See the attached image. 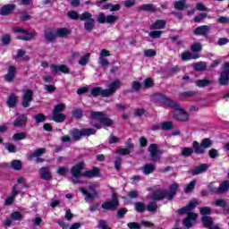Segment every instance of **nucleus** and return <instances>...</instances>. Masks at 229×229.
<instances>
[{
	"label": "nucleus",
	"instance_id": "f257e3e1",
	"mask_svg": "<svg viewBox=\"0 0 229 229\" xmlns=\"http://www.w3.org/2000/svg\"><path fill=\"white\" fill-rule=\"evenodd\" d=\"M107 87L108 89H103L99 87L93 88L91 89V96H102V98H110L111 96H114V92L121 87V81L116 80L111 82Z\"/></svg>",
	"mask_w": 229,
	"mask_h": 229
},
{
	"label": "nucleus",
	"instance_id": "f03ea898",
	"mask_svg": "<svg viewBox=\"0 0 229 229\" xmlns=\"http://www.w3.org/2000/svg\"><path fill=\"white\" fill-rule=\"evenodd\" d=\"M163 99V103L166 106H173L175 108L174 112V116L177 119V121H189V114L178 105L175 101L172 100L167 97H161Z\"/></svg>",
	"mask_w": 229,
	"mask_h": 229
},
{
	"label": "nucleus",
	"instance_id": "7ed1b4c3",
	"mask_svg": "<svg viewBox=\"0 0 229 229\" xmlns=\"http://www.w3.org/2000/svg\"><path fill=\"white\" fill-rule=\"evenodd\" d=\"M179 187L180 184H178L177 182H174L170 184L168 191L165 190H157L153 194V199L160 200L164 199V198H165L166 199H173L178 192Z\"/></svg>",
	"mask_w": 229,
	"mask_h": 229
},
{
	"label": "nucleus",
	"instance_id": "20e7f679",
	"mask_svg": "<svg viewBox=\"0 0 229 229\" xmlns=\"http://www.w3.org/2000/svg\"><path fill=\"white\" fill-rule=\"evenodd\" d=\"M14 33H18V40H33L37 33L34 30H27L24 28L16 27L13 29Z\"/></svg>",
	"mask_w": 229,
	"mask_h": 229
},
{
	"label": "nucleus",
	"instance_id": "39448f33",
	"mask_svg": "<svg viewBox=\"0 0 229 229\" xmlns=\"http://www.w3.org/2000/svg\"><path fill=\"white\" fill-rule=\"evenodd\" d=\"M212 140L210 139H203L199 144L198 141H193L192 148L194 149V153L198 155H203L205 153V149L212 147Z\"/></svg>",
	"mask_w": 229,
	"mask_h": 229
},
{
	"label": "nucleus",
	"instance_id": "423d86ee",
	"mask_svg": "<svg viewBox=\"0 0 229 229\" xmlns=\"http://www.w3.org/2000/svg\"><path fill=\"white\" fill-rule=\"evenodd\" d=\"M83 167H85L84 163H79L75 165L73 167H72L71 173L72 176V183H83V182L80 181V178L83 176V174L81 173V171H83Z\"/></svg>",
	"mask_w": 229,
	"mask_h": 229
},
{
	"label": "nucleus",
	"instance_id": "0eeeda50",
	"mask_svg": "<svg viewBox=\"0 0 229 229\" xmlns=\"http://www.w3.org/2000/svg\"><path fill=\"white\" fill-rule=\"evenodd\" d=\"M90 192H89L87 190L84 188H80L79 191L83 194V196H86L85 200L87 203H90L96 198H98V191L96 189H98V185L96 183H91L89 187Z\"/></svg>",
	"mask_w": 229,
	"mask_h": 229
},
{
	"label": "nucleus",
	"instance_id": "6e6552de",
	"mask_svg": "<svg viewBox=\"0 0 229 229\" xmlns=\"http://www.w3.org/2000/svg\"><path fill=\"white\" fill-rule=\"evenodd\" d=\"M90 117L94 121H98L104 126H112L114 124V121L106 117V114L102 112H92Z\"/></svg>",
	"mask_w": 229,
	"mask_h": 229
},
{
	"label": "nucleus",
	"instance_id": "1a4fd4ad",
	"mask_svg": "<svg viewBox=\"0 0 229 229\" xmlns=\"http://www.w3.org/2000/svg\"><path fill=\"white\" fill-rule=\"evenodd\" d=\"M99 24H115L119 21V16L115 15H107L105 16V13H100L97 18Z\"/></svg>",
	"mask_w": 229,
	"mask_h": 229
},
{
	"label": "nucleus",
	"instance_id": "9d476101",
	"mask_svg": "<svg viewBox=\"0 0 229 229\" xmlns=\"http://www.w3.org/2000/svg\"><path fill=\"white\" fill-rule=\"evenodd\" d=\"M119 207V200L117 199V194H112V199L107 200L102 204L104 210H115Z\"/></svg>",
	"mask_w": 229,
	"mask_h": 229
},
{
	"label": "nucleus",
	"instance_id": "9b49d317",
	"mask_svg": "<svg viewBox=\"0 0 229 229\" xmlns=\"http://www.w3.org/2000/svg\"><path fill=\"white\" fill-rule=\"evenodd\" d=\"M220 85H228L229 82V63H225L220 75Z\"/></svg>",
	"mask_w": 229,
	"mask_h": 229
},
{
	"label": "nucleus",
	"instance_id": "f8f14e48",
	"mask_svg": "<svg viewBox=\"0 0 229 229\" xmlns=\"http://www.w3.org/2000/svg\"><path fill=\"white\" fill-rule=\"evenodd\" d=\"M106 56H110V51L103 48L100 51V55L98 57V64L102 67H108V65H110V61H108Z\"/></svg>",
	"mask_w": 229,
	"mask_h": 229
},
{
	"label": "nucleus",
	"instance_id": "ddd939ff",
	"mask_svg": "<svg viewBox=\"0 0 229 229\" xmlns=\"http://www.w3.org/2000/svg\"><path fill=\"white\" fill-rule=\"evenodd\" d=\"M198 205H199L198 199H193L186 207L179 209L178 214H191V212H192V210H194Z\"/></svg>",
	"mask_w": 229,
	"mask_h": 229
},
{
	"label": "nucleus",
	"instance_id": "4468645a",
	"mask_svg": "<svg viewBox=\"0 0 229 229\" xmlns=\"http://www.w3.org/2000/svg\"><path fill=\"white\" fill-rule=\"evenodd\" d=\"M96 131L93 129H84L82 131L74 130L72 131V135L74 139H81L83 135H94Z\"/></svg>",
	"mask_w": 229,
	"mask_h": 229
},
{
	"label": "nucleus",
	"instance_id": "2eb2a0df",
	"mask_svg": "<svg viewBox=\"0 0 229 229\" xmlns=\"http://www.w3.org/2000/svg\"><path fill=\"white\" fill-rule=\"evenodd\" d=\"M50 71L51 72H54V73L64 72V74H69L71 72L69 66L65 64H61V65L51 64Z\"/></svg>",
	"mask_w": 229,
	"mask_h": 229
},
{
	"label": "nucleus",
	"instance_id": "dca6fc26",
	"mask_svg": "<svg viewBox=\"0 0 229 229\" xmlns=\"http://www.w3.org/2000/svg\"><path fill=\"white\" fill-rule=\"evenodd\" d=\"M199 217V215L197 213H188L187 218H185L182 223L186 228H191L192 227V222L196 221Z\"/></svg>",
	"mask_w": 229,
	"mask_h": 229
},
{
	"label": "nucleus",
	"instance_id": "f3484780",
	"mask_svg": "<svg viewBox=\"0 0 229 229\" xmlns=\"http://www.w3.org/2000/svg\"><path fill=\"white\" fill-rule=\"evenodd\" d=\"M208 31H210V26L202 25L196 28L193 30V35L200 36V37H207L208 35Z\"/></svg>",
	"mask_w": 229,
	"mask_h": 229
},
{
	"label": "nucleus",
	"instance_id": "a211bd4d",
	"mask_svg": "<svg viewBox=\"0 0 229 229\" xmlns=\"http://www.w3.org/2000/svg\"><path fill=\"white\" fill-rule=\"evenodd\" d=\"M31 101H33V91H31V89H27L23 95L21 105L24 106V108H28Z\"/></svg>",
	"mask_w": 229,
	"mask_h": 229
},
{
	"label": "nucleus",
	"instance_id": "6ab92c4d",
	"mask_svg": "<svg viewBox=\"0 0 229 229\" xmlns=\"http://www.w3.org/2000/svg\"><path fill=\"white\" fill-rule=\"evenodd\" d=\"M229 189V182L225 181L220 184V186L217 187H209L210 192H226Z\"/></svg>",
	"mask_w": 229,
	"mask_h": 229
},
{
	"label": "nucleus",
	"instance_id": "aec40b11",
	"mask_svg": "<svg viewBox=\"0 0 229 229\" xmlns=\"http://www.w3.org/2000/svg\"><path fill=\"white\" fill-rule=\"evenodd\" d=\"M197 58H199V55L192 54L190 51H185L181 54V60H182V62H189V60H197Z\"/></svg>",
	"mask_w": 229,
	"mask_h": 229
},
{
	"label": "nucleus",
	"instance_id": "412c9836",
	"mask_svg": "<svg viewBox=\"0 0 229 229\" xmlns=\"http://www.w3.org/2000/svg\"><path fill=\"white\" fill-rule=\"evenodd\" d=\"M39 176L42 180H51L53 175L51 174V171L49 170V166H44L39 169Z\"/></svg>",
	"mask_w": 229,
	"mask_h": 229
},
{
	"label": "nucleus",
	"instance_id": "4be33fe9",
	"mask_svg": "<svg viewBox=\"0 0 229 229\" xmlns=\"http://www.w3.org/2000/svg\"><path fill=\"white\" fill-rule=\"evenodd\" d=\"M15 74H17V69L15 68V66H9L7 70V74L4 75L5 81H13Z\"/></svg>",
	"mask_w": 229,
	"mask_h": 229
},
{
	"label": "nucleus",
	"instance_id": "5701e85b",
	"mask_svg": "<svg viewBox=\"0 0 229 229\" xmlns=\"http://www.w3.org/2000/svg\"><path fill=\"white\" fill-rule=\"evenodd\" d=\"M13 10H15V4H5L0 9V15H10Z\"/></svg>",
	"mask_w": 229,
	"mask_h": 229
},
{
	"label": "nucleus",
	"instance_id": "b1692460",
	"mask_svg": "<svg viewBox=\"0 0 229 229\" xmlns=\"http://www.w3.org/2000/svg\"><path fill=\"white\" fill-rule=\"evenodd\" d=\"M208 164H201L196 166L193 170H191V173L193 175L202 174V173H205L208 169Z\"/></svg>",
	"mask_w": 229,
	"mask_h": 229
},
{
	"label": "nucleus",
	"instance_id": "393cba45",
	"mask_svg": "<svg viewBox=\"0 0 229 229\" xmlns=\"http://www.w3.org/2000/svg\"><path fill=\"white\" fill-rule=\"evenodd\" d=\"M148 151L152 157V160H158V146L157 144H152L148 147Z\"/></svg>",
	"mask_w": 229,
	"mask_h": 229
},
{
	"label": "nucleus",
	"instance_id": "a878e982",
	"mask_svg": "<svg viewBox=\"0 0 229 229\" xmlns=\"http://www.w3.org/2000/svg\"><path fill=\"white\" fill-rule=\"evenodd\" d=\"M19 186L16 184L13 186V191H12V196L8 197L5 200V205H12V203H13L14 199H15V196H17V194H19Z\"/></svg>",
	"mask_w": 229,
	"mask_h": 229
},
{
	"label": "nucleus",
	"instance_id": "bb28decb",
	"mask_svg": "<svg viewBox=\"0 0 229 229\" xmlns=\"http://www.w3.org/2000/svg\"><path fill=\"white\" fill-rule=\"evenodd\" d=\"M85 178H96V176H99V168L94 167L92 170H89L83 173Z\"/></svg>",
	"mask_w": 229,
	"mask_h": 229
},
{
	"label": "nucleus",
	"instance_id": "cd10ccee",
	"mask_svg": "<svg viewBox=\"0 0 229 229\" xmlns=\"http://www.w3.org/2000/svg\"><path fill=\"white\" fill-rule=\"evenodd\" d=\"M167 21L165 20H157L151 26L150 30H164Z\"/></svg>",
	"mask_w": 229,
	"mask_h": 229
},
{
	"label": "nucleus",
	"instance_id": "c85d7f7f",
	"mask_svg": "<svg viewBox=\"0 0 229 229\" xmlns=\"http://www.w3.org/2000/svg\"><path fill=\"white\" fill-rule=\"evenodd\" d=\"M195 85L199 89H205V87H210V85H212V81L208 79L197 80Z\"/></svg>",
	"mask_w": 229,
	"mask_h": 229
},
{
	"label": "nucleus",
	"instance_id": "c756f323",
	"mask_svg": "<svg viewBox=\"0 0 229 229\" xmlns=\"http://www.w3.org/2000/svg\"><path fill=\"white\" fill-rule=\"evenodd\" d=\"M98 7L102 8V10H109L110 12H119V10H121V5L119 4L114 5L112 4H105Z\"/></svg>",
	"mask_w": 229,
	"mask_h": 229
},
{
	"label": "nucleus",
	"instance_id": "7c9ffc66",
	"mask_svg": "<svg viewBox=\"0 0 229 229\" xmlns=\"http://www.w3.org/2000/svg\"><path fill=\"white\" fill-rule=\"evenodd\" d=\"M46 153V148H38L32 153H30L28 156L29 160H32L34 158H38V157H42Z\"/></svg>",
	"mask_w": 229,
	"mask_h": 229
},
{
	"label": "nucleus",
	"instance_id": "2f4dec72",
	"mask_svg": "<svg viewBox=\"0 0 229 229\" xmlns=\"http://www.w3.org/2000/svg\"><path fill=\"white\" fill-rule=\"evenodd\" d=\"M131 149H133V144L127 143V148H118L116 150V153H118L119 155H130V153H131Z\"/></svg>",
	"mask_w": 229,
	"mask_h": 229
},
{
	"label": "nucleus",
	"instance_id": "473e14b6",
	"mask_svg": "<svg viewBox=\"0 0 229 229\" xmlns=\"http://www.w3.org/2000/svg\"><path fill=\"white\" fill-rule=\"evenodd\" d=\"M55 33H56L57 37L64 38L67 37V35H71V30H69L68 29H65V28H59L56 30Z\"/></svg>",
	"mask_w": 229,
	"mask_h": 229
},
{
	"label": "nucleus",
	"instance_id": "72a5a7b5",
	"mask_svg": "<svg viewBox=\"0 0 229 229\" xmlns=\"http://www.w3.org/2000/svg\"><path fill=\"white\" fill-rule=\"evenodd\" d=\"M95 26H96V21L94 19H89L86 21V22L84 23V28L86 31H92Z\"/></svg>",
	"mask_w": 229,
	"mask_h": 229
},
{
	"label": "nucleus",
	"instance_id": "f704fd0d",
	"mask_svg": "<svg viewBox=\"0 0 229 229\" xmlns=\"http://www.w3.org/2000/svg\"><path fill=\"white\" fill-rule=\"evenodd\" d=\"M201 221H202L205 228H210V226H212V225L214 223V219H212V217L208 216H202Z\"/></svg>",
	"mask_w": 229,
	"mask_h": 229
},
{
	"label": "nucleus",
	"instance_id": "c9c22d12",
	"mask_svg": "<svg viewBox=\"0 0 229 229\" xmlns=\"http://www.w3.org/2000/svg\"><path fill=\"white\" fill-rule=\"evenodd\" d=\"M65 117V114L62 113H53V121H55V123H64Z\"/></svg>",
	"mask_w": 229,
	"mask_h": 229
},
{
	"label": "nucleus",
	"instance_id": "e433bc0d",
	"mask_svg": "<svg viewBox=\"0 0 229 229\" xmlns=\"http://www.w3.org/2000/svg\"><path fill=\"white\" fill-rule=\"evenodd\" d=\"M143 12H157V7L153 4H145L140 6Z\"/></svg>",
	"mask_w": 229,
	"mask_h": 229
},
{
	"label": "nucleus",
	"instance_id": "4c0bfd02",
	"mask_svg": "<svg viewBox=\"0 0 229 229\" xmlns=\"http://www.w3.org/2000/svg\"><path fill=\"white\" fill-rule=\"evenodd\" d=\"M175 10H185L187 8V4L185 0H179L174 3Z\"/></svg>",
	"mask_w": 229,
	"mask_h": 229
},
{
	"label": "nucleus",
	"instance_id": "58836bf2",
	"mask_svg": "<svg viewBox=\"0 0 229 229\" xmlns=\"http://www.w3.org/2000/svg\"><path fill=\"white\" fill-rule=\"evenodd\" d=\"M89 60H90V54L87 53L81 57V60H79V65L85 66L87 65V64H89Z\"/></svg>",
	"mask_w": 229,
	"mask_h": 229
},
{
	"label": "nucleus",
	"instance_id": "ea45409f",
	"mask_svg": "<svg viewBox=\"0 0 229 229\" xmlns=\"http://www.w3.org/2000/svg\"><path fill=\"white\" fill-rule=\"evenodd\" d=\"M214 206L215 207H221L222 208H225L226 207H229V203L226 200L223 199H217L216 200H215Z\"/></svg>",
	"mask_w": 229,
	"mask_h": 229
},
{
	"label": "nucleus",
	"instance_id": "a19ab883",
	"mask_svg": "<svg viewBox=\"0 0 229 229\" xmlns=\"http://www.w3.org/2000/svg\"><path fill=\"white\" fill-rule=\"evenodd\" d=\"M142 171H143L144 174H151V173H153V171H155V165H153L151 164H147L142 167Z\"/></svg>",
	"mask_w": 229,
	"mask_h": 229
},
{
	"label": "nucleus",
	"instance_id": "79ce46f5",
	"mask_svg": "<svg viewBox=\"0 0 229 229\" xmlns=\"http://www.w3.org/2000/svg\"><path fill=\"white\" fill-rule=\"evenodd\" d=\"M7 105L11 108L15 106V105H17V98L15 97V95H11V96L8 97Z\"/></svg>",
	"mask_w": 229,
	"mask_h": 229
},
{
	"label": "nucleus",
	"instance_id": "37998d69",
	"mask_svg": "<svg viewBox=\"0 0 229 229\" xmlns=\"http://www.w3.org/2000/svg\"><path fill=\"white\" fill-rule=\"evenodd\" d=\"M191 49L193 53H199L203 49V45L199 42H195L191 45Z\"/></svg>",
	"mask_w": 229,
	"mask_h": 229
},
{
	"label": "nucleus",
	"instance_id": "c03bdc74",
	"mask_svg": "<svg viewBox=\"0 0 229 229\" xmlns=\"http://www.w3.org/2000/svg\"><path fill=\"white\" fill-rule=\"evenodd\" d=\"M173 128H174V124L173 123V122H163L161 123L162 130L169 131V130H173Z\"/></svg>",
	"mask_w": 229,
	"mask_h": 229
},
{
	"label": "nucleus",
	"instance_id": "a18cd8bd",
	"mask_svg": "<svg viewBox=\"0 0 229 229\" xmlns=\"http://www.w3.org/2000/svg\"><path fill=\"white\" fill-rule=\"evenodd\" d=\"M27 119H28V118L26 117V115L21 114V115L20 116V118H17V119L15 120V122H14V126H22V124H24V123H26Z\"/></svg>",
	"mask_w": 229,
	"mask_h": 229
},
{
	"label": "nucleus",
	"instance_id": "49530a36",
	"mask_svg": "<svg viewBox=\"0 0 229 229\" xmlns=\"http://www.w3.org/2000/svg\"><path fill=\"white\" fill-rule=\"evenodd\" d=\"M193 67L196 71H205V69H207V63L205 62L195 63L193 64Z\"/></svg>",
	"mask_w": 229,
	"mask_h": 229
},
{
	"label": "nucleus",
	"instance_id": "de8ad7c7",
	"mask_svg": "<svg viewBox=\"0 0 229 229\" xmlns=\"http://www.w3.org/2000/svg\"><path fill=\"white\" fill-rule=\"evenodd\" d=\"M1 42L4 44V46H8V44L12 42V36H10V34H4L1 37Z\"/></svg>",
	"mask_w": 229,
	"mask_h": 229
},
{
	"label": "nucleus",
	"instance_id": "09e8293b",
	"mask_svg": "<svg viewBox=\"0 0 229 229\" xmlns=\"http://www.w3.org/2000/svg\"><path fill=\"white\" fill-rule=\"evenodd\" d=\"M143 55L147 58H153V56H157V51H155V49H146L144 50Z\"/></svg>",
	"mask_w": 229,
	"mask_h": 229
},
{
	"label": "nucleus",
	"instance_id": "8fccbe9b",
	"mask_svg": "<svg viewBox=\"0 0 229 229\" xmlns=\"http://www.w3.org/2000/svg\"><path fill=\"white\" fill-rule=\"evenodd\" d=\"M134 207L136 212H144V210H146V205L142 202H136Z\"/></svg>",
	"mask_w": 229,
	"mask_h": 229
},
{
	"label": "nucleus",
	"instance_id": "3c124183",
	"mask_svg": "<svg viewBox=\"0 0 229 229\" xmlns=\"http://www.w3.org/2000/svg\"><path fill=\"white\" fill-rule=\"evenodd\" d=\"M196 187V181H191L185 188L184 192L189 193L192 192L194 191V188Z\"/></svg>",
	"mask_w": 229,
	"mask_h": 229
},
{
	"label": "nucleus",
	"instance_id": "603ef678",
	"mask_svg": "<svg viewBox=\"0 0 229 229\" xmlns=\"http://www.w3.org/2000/svg\"><path fill=\"white\" fill-rule=\"evenodd\" d=\"M11 166L13 167V169H14L15 171H19L22 168V164L21 163V161L19 160H13L11 163Z\"/></svg>",
	"mask_w": 229,
	"mask_h": 229
},
{
	"label": "nucleus",
	"instance_id": "864d4df0",
	"mask_svg": "<svg viewBox=\"0 0 229 229\" xmlns=\"http://www.w3.org/2000/svg\"><path fill=\"white\" fill-rule=\"evenodd\" d=\"M67 16L69 17V19H72V21H78V19H80V13H78V12L75 11L68 12Z\"/></svg>",
	"mask_w": 229,
	"mask_h": 229
},
{
	"label": "nucleus",
	"instance_id": "5fc2aeb1",
	"mask_svg": "<svg viewBox=\"0 0 229 229\" xmlns=\"http://www.w3.org/2000/svg\"><path fill=\"white\" fill-rule=\"evenodd\" d=\"M162 33H164L162 30H153L149 32L148 36L151 37V38H160Z\"/></svg>",
	"mask_w": 229,
	"mask_h": 229
},
{
	"label": "nucleus",
	"instance_id": "6e6d98bb",
	"mask_svg": "<svg viewBox=\"0 0 229 229\" xmlns=\"http://www.w3.org/2000/svg\"><path fill=\"white\" fill-rule=\"evenodd\" d=\"M64 110H65V104H58L55 106L53 114H61Z\"/></svg>",
	"mask_w": 229,
	"mask_h": 229
},
{
	"label": "nucleus",
	"instance_id": "4d7b16f0",
	"mask_svg": "<svg viewBox=\"0 0 229 229\" xmlns=\"http://www.w3.org/2000/svg\"><path fill=\"white\" fill-rule=\"evenodd\" d=\"M201 216H210L212 214V208L208 207L199 208Z\"/></svg>",
	"mask_w": 229,
	"mask_h": 229
},
{
	"label": "nucleus",
	"instance_id": "13d9d810",
	"mask_svg": "<svg viewBox=\"0 0 229 229\" xmlns=\"http://www.w3.org/2000/svg\"><path fill=\"white\" fill-rule=\"evenodd\" d=\"M194 153V148H183L182 149V157H191V155Z\"/></svg>",
	"mask_w": 229,
	"mask_h": 229
},
{
	"label": "nucleus",
	"instance_id": "bf43d9fd",
	"mask_svg": "<svg viewBox=\"0 0 229 229\" xmlns=\"http://www.w3.org/2000/svg\"><path fill=\"white\" fill-rule=\"evenodd\" d=\"M45 37L47 38V40H49L50 42H53V40H55V38H56V32H52V31H47L45 34Z\"/></svg>",
	"mask_w": 229,
	"mask_h": 229
},
{
	"label": "nucleus",
	"instance_id": "052dcab7",
	"mask_svg": "<svg viewBox=\"0 0 229 229\" xmlns=\"http://www.w3.org/2000/svg\"><path fill=\"white\" fill-rule=\"evenodd\" d=\"M26 137H27L26 132H20V133H15L13 136V140H24Z\"/></svg>",
	"mask_w": 229,
	"mask_h": 229
},
{
	"label": "nucleus",
	"instance_id": "680f3d73",
	"mask_svg": "<svg viewBox=\"0 0 229 229\" xmlns=\"http://www.w3.org/2000/svg\"><path fill=\"white\" fill-rule=\"evenodd\" d=\"M92 19V13L89 12H85L80 15V20L81 21H90Z\"/></svg>",
	"mask_w": 229,
	"mask_h": 229
},
{
	"label": "nucleus",
	"instance_id": "e2e57ef3",
	"mask_svg": "<svg viewBox=\"0 0 229 229\" xmlns=\"http://www.w3.org/2000/svg\"><path fill=\"white\" fill-rule=\"evenodd\" d=\"M72 115L76 119H81V117H83V111H81V109L73 110L72 111Z\"/></svg>",
	"mask_w": 229,
	"mask_h": 229
},
{
	"label": "nucleus",
	"instance_id": "0e129e2a",
	"mask_svg": "<svg viewBox=\"0 0 229 229\" xmlns=\"http://www.w3.org/2000/svg\"><path fill=\"white\" fill-rule=\"evenodd\" d=\"M36 123H44V121H46V115H44V114H36L34 117Z\"/></svg>",
	"mask_w": 229,
	"mask_h": 229
},
{
	"label": "nucleus",
	"instance_id": "69168bd1",
	"mask_svg": "<svg viewBox=\"0 0 229 229\" xmlns=\"http://www.w3.org/2000/svg\"><path fill=\"white\" fill-rule=\"evenodd\" d=\"M21 217L22 216L19 212H13L11 214V219H13V221H19L21 219Z\"/></svg>",
	"mask_w": 229,
	"mask_h": 229
},
{
	"label": "nucleus",
	"instance_id": "338daca9",
	"mask_svg": "<svg viewBox=\"0 0 229 229\" xmlns=\"http://www.w3.org/2000/svg\"><path fill=\"white\" fill-rule=\"evenodd\" d=\"M127 226L130 229H140V224H139L137 222L128 223Z\"/></svg>",
	"mask_w": 229,
	"mask_h": 229
},
{
	"label": "nucleus",
	"instance_id": "774afa93",
	"mask_svg": "<svg viewBox=\"0 0 229 229\" xmlns=\"http://www.w3.org/2000/svg\"><path fill=\"white\" fill-rule=\"evenodd\" d=\"M147 210L148 212H155L157 210V203L151 202L147 206Z\"/></svg>",
	"mask_w": 229,
	"mask_h": 229
}]
</instances>
